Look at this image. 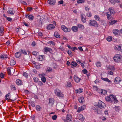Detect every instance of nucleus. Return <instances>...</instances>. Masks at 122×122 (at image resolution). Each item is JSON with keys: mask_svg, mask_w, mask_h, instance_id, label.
Wrapping results in <instances>:
<instances>
[{"mask_svg": "<svg viewBox=\"0 0 122 122\" xmlns=\"http://www.w3.org/2000/svg\"><path fill=\"white\" fill-rule=\"evenodd\" d=\"M65 122H70L72 120V117L71 115L69 114H68L66 116V119H63Z\"/></svg>", "mask_w": 122, "mask_h": 122, "instance_id": "7ed1b4c3", "label": "nucleus"}, {"mask_svg": "<svg viewBox=\"0 0 122 122\" xmlns=\"http://www.w3.org/2000/svg\"><path fill=\"white\" fill-rule=\"evenodd\" d=\"M108 73L109 74L112 75L113 74V73L112 71H109L108 72Z\"/></svg>", "mask_w": 122, "mask_h": 122, "instance_id": "774afa93", "label": "nucleus"}, {"mask_svg": "<svg viewBox=\"0 0 122 122\" xmlns=\"http://www.w3.org/2000/svg\"><path fill=\"white\" fill-rule=\"evenodd\" d=\"M67 52L68 53L70 56H72V52L71 51L68 50V51H67Z\"/></svg>", "mask_w": 122, "mask_h": 122, "instance_id": "8fccbe9b", "label": "nucleus"}, {"mask_svg": "<svg viewBox=\"0 0 122 122\" xmlns=\"http://www.w3.org/2000/svg\"><path fill=\"white\" fill-rule=\"evenodd\" d=\"M79 102L81 103H82L84 102V99L83 97H81L79 99Z\"/></svg>", "mask_w": 122, "mask_h": 122, "instance_id": "b1692460", "label": "nucleus"}, {"mask_svg": "<svg viewBox=\"0 0 122 122\" xmlns=\"http://www.w3.org/2000/svg\"><path fill=\"white\" fill-rule=\"evenodd\" d=\"M81 20L84 23H85L86 21V19L83 17L82 14H81Z\"/></svg>", "mask_w": 122, "mask_h": 122, "instance_id": "bb28decb", "label": "nucleus"}, {"mask_svg": "<svg viewBox=\"0 0 122 122\" xmlns=\"http://www.w3.org/2000/svg\"><path fill=\"white\" fill-rule=\"evenodd\" d=\"M7 13L9 14H11V15H13L15 13V11L13 10V9H9L7 11Z\"/></svg>", "mask_w": 122, "mask_h": 122, "instance_id": "9b49d317", "label": "nucleus"}, {"mask_svg": "<svg viewBox=\"0 0 122 122\" xmlns=\"http://www.w3.org/2000/svg\"><path fill=\"white\" fill-rule=\"evenodd\" d=\"M16 64V62L13 60H11L10 62V65L11 66H13L15 65Z\"/></svg>", "mask_w": 122, "mask_h": 122, "instance_id": "c85d7f7f", "label": "nucleus"}, {"mask_svg": "<svg viewBox=\"0 0 122 122\" xmlns=\"http://www.w3.org/2000/svg\"><path fill=\"white\" fill-rule=\"evenodd\" d=\"M10 94V93H9L8 94H6L5 96V97H6V100H8L10 99V98L9 97V94Z\"/></svg>", "mask_w": 122, "mask_h": 122, "instance_id": "c9c22d12", "label": "nucleus"}, {"mask_svg": "<svg viewBox=\"0 0 122 122\" xmlns=\"http://www.w3.org/2000/svg\"><path fill=\"white\" fill-rule=\"evenodd\" d=\"M27 17V18L30 20H32L34 18V16L31 15H30Z\"/></svg>", "mask_w": 122, "mask_h": 122, "instance_id": "cd10ccee", "label": "nucleus"}, {"mask_svg": "<svg viewBox=\"0 0 122 122\" xmlns=\"http://www.w3.org/2000/svg\"><path fill=\"white\" fill-rule=\"evenodd\" d=\"M30 104L33 107H34L35 106V104L34 102H32L30 103Z\"/></svg>", "mask_w": 122, "mask_h": 122, "instance_id": "09e8293b", "label": "nucleus"}, {"mask_svg": "<svg viewBox=\"0 0 122 122\" xmlns=\"http://www.w3.org/2000/svg\"><path fill=\"white\" fill-rule=\"evenodd\" d=\"M23 76L26 78H28V75L27 73L25 72H24L23 74Z\"/></svg>", "mask_w": 122, "mask_h": 122, "instance_id": "bf43d9fd", "label": "nucleus"}, {"mask_svg": "<svg viewBox=\"0 0 122 122\" xmlns=\"http://www.w3.org/2000/svg\"><path fill=\"white\" fill-rule=\"evenodd\" d=\"M89 25L91 26H93L96 27L98 26V24L97 22L94 20H91L89 21Z\"/></svg>", "mask_w": 122, "mask_h": 122, "instance_id": "f03ea898", "label": "nucleus"}, {"mask_svg": "<svg viewBox=\"0 0 122 122\" xmlns=\"http://www.w3.org/2000/svg\"><path fill=\"white\" fill-rule=\"evenodd\" d=\"M55 93L56 95L59 97H63L64 96L61 91L58 89H56L55 91Z\"/></svg>", "mask_w": 122, "mask_h": 122, "instance_id": "f257e3e1", "label": "nucleus"}, {"mask_svg": "<svg viewBox=\"0 0 122 122\" xmlns=\"http://www.w3.org/2000/svg\"><path fill=\"white\" fill-rule=\"evenodd\" d=\"M41 80L43 82L45 83L46 81V79L45 77L42 76L41 78Z\"/></svg>", "mask_w": 122, "mask_h": 122, "instance_id": "ea45409f", "label": "nucleus"}, {"mask_svg": "<svg viewBox=\"0 0 122 122\" xmlns=\"http://www.w3.org/2000/svg\"><path fill=\"white\" fill-rule=\"evenodd\" d=\"M112 38L110 36H109L107 38V41H110L112 40Z\"/></svg>", "mask_w": 122, "mask_h": 122, "instance_id": "6e6d98bb", "label": "nucleus"}, {"mask_svg": "<svg viewBox=\"0 0 122 122\" xmlns=\"http://www.w3.org/2000/svg\"><path fill=\"white\" fill-rule=\"evenodd\" d=\"M117 22V20H113L112 21H111L110 22V24L112 25Z\"/></svg>", "mask_w": 122, "mask_h": 122, "instance_id": "79ce46f5", "label": "nucleus"}, {"mask_svg": "<svg viewBox=\"0 0 122 122\" xmlns=\"http://www.w3.org/2000/svg\"><path fill=\"white\" fill-rule=\"evenodd\" d=\"M112 14L109 12H108L107 13V18L108 20L111 19L112 17L111 15Z\"/></svg>", "mask_w": 122, "mask_h": 122, "instance_id": "a878e982", "label": "nucleus"}, {"mask_svg": "<svg viewBox=\"0 0 122 122\" xmlns=\"http://www.w3.org/2000/svg\"><path fill=\"white\" fill-rule=\"evenodd\" d=\"M47 51L49 52L50 53L52 52V50L51 49L48 47H45L44 49L43 52L45 54H46Z\"/></svg>", "mask_w": 122, "mask_h": 122, "instance_id": "0eeeda50", "label": "nucleus"}, {"mask_svg": "<svg viewBox=\"0 0 122 122\" xmlns=\"http://www.w3.org/2000/svg\"><path fill=\"white\" fill-rule=\"evenodd\" d=\"M0 58L2 59H4V58H6V56L5 55H1L0 56Z\"/></svg>", "mask_w": 122, "mask_h": 122, "instance_id": "a19ab883", "label": "nucleus"}, {"mask_svg": "<svg viewBox=\"0 0 122 122\" xmlns=\"http://www.w3.org/2000/svg\"><path fill=\"white\" fill-rule=\"evenodd\" d=\"M118 32V30H113V33L115 35L117 34Z\"/></svg>", "mask_w": 122, "mask_h": 122, "instance_id": "37998d69", "label": "nucleus"}, {"mask_svg": "<svg viewBox=\"0 0 122 122\" xmlns=\"http://www.w3.org/2000/svg\"><path fill=\"white\" fill-rule=\"evenodd\" d=\"M97 106L100 108L101 107L104 108V107H105V103L100 100L98 102Z\"/></svg>", "mask_w": 122, "mask_h": 122, "instance_id": "39448f33", "label": "nucleus"}, {"mask_svg": "<svg viewBox=\"0 0 122 122\" xmlns=\"http://www.w3.org/2000/svg\"><path fill=\"white\" fill-rule=\"evenodd\" d=\"M77 26L79 28L81 29H83L84 28V26L80 24H77Z\"/></svg>", "mask_w": 122, "mask_h": 122, "instance_id": "5701e85b", "label": "nucleus"}, {"mask_svg": "<svg viewBox=\"0 0 122 122\" xmlns=\"http://www.w3.org/2000/svg\"><path fill=\"white\" fill-rule=\"evenodd\" d=\"M63 1L62 0H60L58 1V5L62 4L63 3Z\"/></svg>", "mask_w": 122, "mask_h": 122, "instance_id": "4d7b16f0", "label": "nucleus"}, {"mask_svg": "<svg viewBox=\"0 0 122 122\" xmlns=\"http://www.w3.org/2000/svg\"><path fill=\"white\" fill-rule=\"evenodd\" d=\"M61 28L62 30L65 32H69L71 30L70 28H67L64 25H62L61 26Z\"/></svg>", "mask_w": 122, "mask_h": 122, "instance_id": "423d86ee", "label": "nucleus"}, {"mask_svg": "<svg viewBox=\"0 0 122 122\" xmlns=\"http://www.w3.org/2000/svg\"><path fill=\"white\" fill-rule=\"evenodd\" d=\"M82 89L79 88L76 91L77 92V93H81L82 92Z\"/></svg>", "mask_w": 122, "mask_h": 122, "instance_id": "de8ad7c7", "label": "nucleus"}, {"mask_svg": "<svg viewBox=\"0 0 122 122\" xmlns=\"http://www.w3.org/2000/svg\"><path fill=\"white\" fill-rule=\"evenodd\" d=\"M74 80L76 82L78 83L80 81V78L76 76L74 77Z\"/></svg>", "mask_w": 122, "mask_h": 122, "instance_id": "473e14b6", "label": "nucleus"}, {"mask_svg": "<svg viewBox=\"0 0 122 122\" xmlns=\"http://www.w3.org/2000/svg\"><path fill=\"white\" fill-rule=\"evenodd\" d=\"M109 1L112 4H115L116 2L115 0H109Z\"/></svg>", "mask_w": 122, "mask_h": 122, "instance_id": "13d9d810", "label": "nucleus"}, {"mask_svg": "<svg viewBox=\"0 0 122 122\" xmlns=\"http://www.w3.org/2000/svg\"><path fill=\"white\" fill-rule=\"evenodd\" d=\"M52 70V68L51 67H47L46 69V71L48 72L51 71Z\"/></svg>", "mask_w": 122, "mask_h": 122, "instance_id": "49530a36", "label": "nucleus"}, {"mask_svg": "<svg viewBox=\"0 0 122 122\" xmlns=\"http://www.w3.org/2000/svg\"><path fill=\"white\" fill-rule=\"evenodd\" d=\"M36 110L38 111H40L41 109V107H40L39 105H37L36 107Z\"/></svg>", "mask_w": 122, "mask_h": 122, "instance_id": "72a5a7b5", "label": "nucleus"}, {"mask_svg": "<svg viewBox=\"0 0 122 122\" xmlns=\"http://www.w3.org/2000/svg\"><path fill=\"white\" fill-rule=\"evenodd\" d=\"M33 80L34 82H38V80L37 78V77H35L33 78Z\"/></svg>", "mask_w": 122, "mask_h": 122, "instance_id": "3c124183", "label": "nucleus"}, {"mask_svg": "<svg viewBox=\"0 0 122 122\" xmlns=\"http://www.w3.org/2000/svg\"><path fill=\"white\" fill-rule=\"evenodd\" d=\"M54 36L57 38H59L60 35L58 34L57 32H55L54 34Z\"/></svg>", "mask_w": 122, "mask_h": 122, "instance_id": "7c9ffc66", "label": "nucleus"}, {"mask_svg": "<svg viewBox=\"0 0 122 122\" xmlns=\"http://www.w3.org/2000/svg\"><path fill=\"white\" fill-rule=\"evenodd\" d=\"M100 91V93L103 94H105L107 93V91L105 90H101Z\"/></svg>", "mask_w": 122, "mask_h": 122, "instance_id": "f704fd0d", "label": "nucleus"}, {"mask_svg": "<svg viewBox=\"0 0 122 122\" xmlns=\"http://www.w3.org/2000/svg\"><path fill=\"white\" fill-rule=\"evenodd\" d=\"M85 1L84 0H79L77 1V3H84Z\"/></svg>", "mask_w": 122, "mask_h": 122, "instance_id": "5fc2aeb1", "label": "nucleus"}, {"mask_svg": "<svg viewBox=\"0 0 122 122\" xmlns=\"http://www.w3.org/2000/svg\"><path fill=\"white\" fill-rule=\"evenodd\" d=\"M115 49L116 50L122 52V45L119 46H115Z\"/></svg>", "mask_w": 122, "mask_h": 122, "instance_id": "9d476101", "label": "nucleus"}, {"mask_svg": "<svg viewBox=\"0 0 122 122\" xmlns=\"http://www.w3.org/2000/svg\"><path fill=\"white\" fill-rule=\"evenodd\" d=\"M7 71L8 74L9 75H11V71H14V70L13 68H11L10 67H9L7 68Z\"/></svg>", "mask_w": 122, "mask_h": 122, "instance_id": "f8f14e48", "label": "nucleus"}, {"mask_svg": "<svg viewBox=\"0 0 122 122\" xmlns=\"http://www.w3.org/2000/svg\"><path fill=\"white\" fill-rule=\"evenodd\" d=\"M86 14L88 17H91L92 16V14L90 12Z\"/></svg>", "mask_w": 122, "mask_h": 122, "instance_id": "864d4df0", "label": "nucleus"}, {"mask_svg": "<svg viewBox=\"0 0 122 122\" xmlns=\"http://www.w3.org/2000/svg\"><path fill=\"white\" fill-rule=\"evenodd\" d=\"M71 65L73 66H77V64L74 61H72L71 63Z\"/></svg>", "mask_w": 122, "mask_h": 122, "instance_id": "4c0bfd02", "label": "nucleus"}, {"mask_svg": "<svg viewBox=\"0 0 122 122\" xmlns=\"http://www.w3.org/2000/svg\"><path fill=\"white\" fill-rule=\"evenodd\" d=\"M96 66L98 67H100L101 65V63L99 62H97L96 63Z\"/></svg>", "mask_w": 122, "mask_h": 122, "instance_id": "e433bc0d", "label": "nucleus"}, {"mask_svg": "<svg viewBox=\"0 0 122 122\" xmlns=\"http://www.w3.org/2000/svg\"><path fill=\"white\" fill-rule=\"evenodd\" d=\"M16 83L17 85H20L22 84V82L21 80L19 79H17L16 81Z\"/></svg>", "mask_w": 122, "mask_h": 122, "instance_id": "a211bd4d", "label": "nucleus"}, {"mask_svg": "<svg viewBox=\"0 0 122 122\" xmlns=\"http://www.w3.org/2000/svg\"><path fill=\"white\" fill-rule=\"evenodd\" d=\"M11 88L12 90H15L16 89V88L15 87V86L13 85H12L11 86Z\"/></svg>", "mask_w": 122, "mask_h": 122, "instance_id": "c03bdc74", "label": "nucleus"}, {"mask_svg": "<svg viewBox=\"0 0 122 122\" xmlns=\"http://www.w3.org/2000/svg\"><path fill=\"white\" fill-rule=\"evenodd\" d=\"M57 118V116L56 115H54L52 117V118L54 120H56Z\"/></svg>", "mask_w": 122, "mask_h": 122, "instance_id": "680f3d73", "label": "nucleus"}, {"mask_svg": "<svg viewBox=\"0 0 122 122\" xmlns=\"http://www.w3.org/2000/svg\"><path fill=\"white\" fill-rule=\"evenodd\" d=\"M112 101H113L114 103H117L118 101L116 96L113 95H112Z\"/></svg>", "mask_w": 122, "mask_h": 122, "instance_id": "f3484780", "label": "nucleus"}, {"mask_svg": "<svg viewBox=\"0 0 122 122\" xmlns=\"http://www.w3.org/2000/svg\"><path fill=\"white\" fill-rule=\"evenodd\" d=\"M4 30L3 27L2 26L0 28V36H3V30Z\"/></svg>", "mask_w": 122, "mask_h": 122, "instance_id": "6ab92c4d", "label": "nucleus"}, {"mask_svg": "<svg viewBox=\"0 0 122 122\" xmlns=\"http://www.w3.org/2000/svg\"><path fill=\"white\" fill-rule=\"evenodd\" d=\"M112 95H110L109 96L106 97H105V99L107 101L109 102L111 101L112 102Z\"/></svg>", "mask_w": 122, "mask_h": 122, "instance_id": "1a4fd4ad", "label": "nucleus"}, {"mask_svg": "<svg viewBox=\"0 0 122 122\" xmlns=\"http://www.w3.org/2000/svg\"><path fill=\"white\" fill-rule=\"evenodd\" d=\"M72 30L74 32H76L78 31V27L76 26H73L72 28Z\"/></svg>", "mask_w": 122, "mask_h": 122, "instance_id": "412c9836", "label": "nucleus"}, {"mask_svg": "<svg viewBox=\"0 0 122 122\" xmlns=\"http://www.w3.org/2000/svg\"><path fill=\"white\" fill-rule=\"evenodd\" d=\"M48 2L51 5H54L56 3V0H49Z\"/></svg>", "mask_w": 122, "mask_h": 122, "instance_id": "2eb2a0df", "label": "nucleus"}, {"mask_svg": "<svg viewBox=\"0 0 122 122\" xmlns=\"http://www.w3.org/2000/svg\"><path fill=\"white\" fill-rule=\"evenodd\" d=\"M78 117L79 119L82 121H83L85 119L83 115L81 114L79 115Z\"/></svg>", "mask_w": 122, "mask_h": 122, "instance_id": "4be33fe9", "label": "nucleus"}, {"mask_svg": "<svg viewBox=\"0 0 122 122\" xmlns=\"http://www.w3.org/2000/svg\"><path fill=\"white\" fill-rule=\"evenodd\" d=\"M49 105H52L54 103V100L53 98H49Z\"/></svg>", "mask_w": 122, "mask_h": 122, "instance_id": "4468645a", "label": "nucleus"}, {"mask_svg": "<svg viewBox=\"0 0 122 122\" xmlns=\"http://www.w3.org/2000/svg\"><path fill=\"white\" fill-rule=\"evenodd\" d=\"M55 28L54 25L52 24H50L47 27L48 30L52 29Z\"/></svg>", "mask_w": 122, "mask_h": 122, "instance_id": "dca6fc26", "label": "nucleus"}, {"mask_svg": "<svg viewBox=\"0 0 122 122\" xmlns=\"http://www.w3.org/2000/svg\"><path fill=\"white\" fill-rule=\"evenodd\" d=\"M38 85L40 86H41L43 85L42 82L41 81H38Z\"/></svg>", "mask_w": 122, "mask_h": 122, "instance_id": "0e129e2a", "label": "nucleus"}, {"mask_svg": "<svg viewBox=\"0 0 122 122\" xmlns=\"http://www.w3.org/2000/svg\"><path fill=\"white\" fill-rule=\"evenodd\" d=\"M21 54L20 52H18L15 53V56L16 58H19Z\"/></svg>", "mask_w": 122, "mask_h": 122, "instance_id": "393cba45", "label": "nucleus"}, {"mask_svg": "<svg viewBox=\"0 0 122 122\" xmlns=\"http://www.w3.org/2000/svg\"><path fill=\"white\" fill-rule=\"evenodd\" d=\"M85 108V105H83L82 106L78 108V109L77 112H80L82 110H84Z\"/></svg>", "mask_w": 122, "mask_h": 122, "instance_id": "ddd939ff", "label": "nucleus"}, {"mask_svg": "<svg viewBox=\"0 0 122 122\" xmlns=\"http://www.w3.org/2000/svg\"><path fill=\"white\" fill-rule=\"evenodd\" d=\"M121 78L119 77H116L114 81L115 83L116 84H119V83L121 81Z\"/></svg>", "mask_w": 122, "mask_h": 122, "instance_id": "6e6552de", "label": "nucleus"}, {"mask_svg": "<svg viewBox=\"0 0 122 122\" xmlns=\"http://www.w3.org/2000/svg\"><path fill=\"white\" fill-rule=\"evenodd\" d=\"M94 18L97 20L100 21L101 20L99 17L97 15H95L94 16Z\"/></svg>", "mask_w": 122, "mask_h": 122, "instance_id": "c756f323", "label": "nucleus"}, {"mask_svg": "<svg viewBox=\"0 0 122 122\" xmlns=\"http://www.w3.org/2000/svg\"><path fill=\"white\" fill-rule=\"evenodd\" d=\"M6 18L7 20L9 21H11L12 20V19L10 17H7Z\"/></svg>", "mask_w": 122, "mask_h": 122, "instance_id": "338daca9", "label": "nucleus"}, {"mask_svg": "<svg viewBox=\"0 0 122 122\" xmlns=\"http://www.w3.org/2000/svg\"><path fill=\"white\" fill-rule=\"evenodd\" d=\"M109 68L110 70L113 71H114L115 70V68L113 66H109Z\"/></svg>", "mask_w": 122, "mask_h": 122, "instance_id": "a18cd8bd", "label": "nucleus"}, {"mask_svg": "<svg viewBox=\"0 0 122 122\" xmlns=\"http://www.w3.org/2000/svg\"><path fill=\"white\" fill-rule=\"evenodd\" d=\"M86 64V63H85V62H83V63H81V66L83 67V68H84L85 67V64Z\"/></svg>", "mask_w": 122, "mask_h": 122, "instance_id": "603ef678", "label": "nucleus"}, {"mask_svg": "<svg viewBox=\"0 0 122 122\" xmlns=\"http://www.w3.org/2000/svg\"><path fill=\"white\" fill-rule=\"evenodd\" d=\"M109 10L110 11L109 13H110L111 14H112L114 15L115 13V11H114V9L112 8H110L109 9Z\"/></svg>", "mask_w": 122, "mask_h": 122, "instance_id": "aec40b11", "label": "nucleus"}, {"mask_svg": "<svg viewBox=\"0 0 122 122\" xmlns=\"http://www.w3.org/2000/svg\"><path fill=\"white\" fill-rule=\"evenodd\" d=\"M113 59L116 62H119L121 59L120 56L118 55H116L113 57Z\"/></svg>", "mask_w": 122, "mask_h": 122, "instance_id": "20e7f679", "label": "nucleus"}, {"mask_svg": "<svg viewBox=\"0 0 122 122\" xmlns=\"http://www.w3.org/2000/svg\"><path fill=\"white\" fill-rule=\"evenodd\" d=\"M82 72L84 74H86L87 73V71L86 69H85L82 70Z\"/></svg>", "mask_w": 122, "mask_h": 122, "instance_id": "052dcab7", "label": "nucleus"}, {"mask_svg": "<svg viewBox=\"0 0 122 122\" xmlns=\"http://www.w3.org/2000/svg\"><path fill=\"white\" fill-rule=\"evenodd\" d=\"M71 86V83L70 82H68L67 84L66 85V87H70Z\"/></svg>", "mask_w": 122, "mask_h": 122, "instance_id": "58836bf2", "label": "nucleus"}, {"mask_svg": "<svg viewBox=\"0 0 122 122\" xmlns=\"http://www.w3.org/2000/svg\"><path fill=\"white\" fill-rule=\"evenodd\" d=\"M32 9V8L31 7H30L27 8V10L28 11H31Z\"/></svg>", "mask_w": 122, "mask_h": 122, "instance_id": "69168bd1", "label": "nucleus"}, {"mask_svg": "<svg viewBox=\"0 0 122 122\" xmlns=\"http://www.w3.org/2000/svg\"><path fill=\"white\" fill-rule=\"evenodd\" d=\"M37 53L38 52L35 51H33L32 52L33 54L35 56L37 55Z\"/></svg>", "mask_w": 122, "mask_h": 122, "instance_id": "e2e57ef3", "label": "nucleus"}, {"mask_svg": "<svg viewBox=\"0 0 122 122\" xmlns=\"http://www.w3.org/2000/svg\"><path fill=\"white\" fill-rule=\"evenodd\" d=\"M19 51L20 53H22L25 55L27 54V53L26 50L21 49Z\"/></svg>", "mask_w": 122, "mask_h": 122, "instance_id": "2f4dec72", "label": "nucleus"}]
</instances>
